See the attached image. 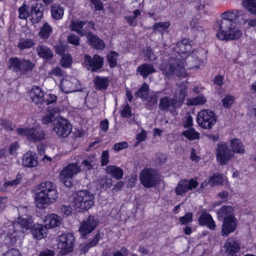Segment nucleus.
<instances>
[{"instance_id":"nucleus-7","label":"nucleus","mask_w":256,"mask_h":256,"mask_svg":"<svg viewBox=\"0 0 256 256\" xmlns=\"http://www.w3.org/2000/svg\"><path fill=\"white\" fill-rule=\"evenodd\" d=\"M217 116L212 110L204 109L200 111L197 115V122L203 128L210 129L216 124Z\"/></svg>"},{"instance_id":"nucleus-30","label":"nucleus","mask_w":256,"mask_h":256,"mask_svg":"<svg viewBox=\"0 0 256 256\" xmlns=\"http://www.w3.org/2000/svg\"><path fill=\"white\" fill-rule=\"evenodd\" d=\"M226 252L228 254L238 252L240 251V247L238 244L233 238H228L224 244Z\"/></svg>"},{"instance_id":"nucleus-29","label":"nucleus","mask_w":256,"mask_h":256,"mask_svg":"<svg viewBox=\"0 0 256 256\" xmlns=\"http://www.w3.org/2000/svg\"><path fill=\"white\" fill-rule=\"evenodd\" d=\"M48 224H45V225L38 224L36 226H34L32 232L34 238L40 240L46 236Z\"/></svg>"},{"instance_id":"nucleus-3","label":"nucleus","mask_w":256,"mask_h":256,"mask_svg":"<svg viewBox=\"0 0 256 256\" xmlns=\"http://www.w3.org/2000/svg\"><path fill=\"white\" fill-rule=\"evenodd\" d=\"M32 219L30 218L20 216L14 222L11 223L8 227L4 226L2 232L6 238L12 241L18 236V234L24 233L32 226Z\"/></svg>"},{"instance_id":"nucleus-25","label":"nucleus","mask_w":256,"mask_h":256,"mask_svg":"<svg viewBox=\"0 0 256 256\" xmlns=\"http://www.w3.org/2000/svg\"><path fill=\"white\" fill-rule=\"evenodd\" d=\"M90 46L96 50H102L105 47L104 41L98 36L94 35L92 32L88 33L86 36Z\"/></svg>"},{"instance_id":"nucleus-54","label":"nucleus","mask_w":256,"mask_h":256,"mask_svg":"<svg viewBox=\"0 0 256 256\" xmlns=\"http://www.w3.org/2000/svg\"><path fill=\"white\" fill-rule=\"evenodd\" d=\"M19 16L18 18L20 19L26 20L30 16L28 11V6L24 4L18 8Z\"/></svg>"},{"instance_id":"nucleus-34","label":"nucleus","mask_w":256,"mask_h":256,"mask_svg":"<svg viewBox=\"0 0 256 256\" xmlns=\"http://www.w3.org/2000/svg\"><path fill=\"white\" fill-rule=\"evenodd\" d=\"M95 88L98 90H106L108 86L109 80L106 77L96 76L94 80Z\"/></svg>"},{"instance_id":"nucleus-38","label":"nucleus","mask_w":256,"mask_h":256,"mask_svg":"<svg viewBox=\"0 0 256 256\" xmlns=\"http://www.w3.org/2000/svg\"><path fill=\"white\" fill-rule=\"evenodd\" d=\"M64 14V9L60 4H54L51 6V14L54 19L56 20L62 19Z\"/></svg>"},{"instance_id":"nucleus-28","label":"nucleus","mask_w":256,"mask_h":256,"mask_svg":"<svg viewBox=\"0 0 256 256\" xmlns=\"http://www.w3.org/2000/svg\"><path fill=\"white\" fill-rule=\"evenodd\" d=\"M176 102L173 98H170L165 96L160 98L159 104V108L162 111L170 110L172 112V108H174Z\"/></svg>"},{"instance_id":"nucleus-52","label":"nucleus","mask_w":256,"mask_h":256,"mask_svg":"<svg viewBox=\"0 0 256 256\" xmlns=\"http://www.w3.org/2000/svg\"><path fill=\"white\" fill-rule=\"evenodd\" d=\"M186 81L185 80L184 82H182V84L180 85V92L178 95V100H177V103L179 102L182 104L187 94V88L186 86Z\"/></svg>"},{"instance_id":"nucleus-8","label":"nucleus","mask_w":256,"mask_h":256,"mask_svg":"<svg viewBox=\"0 0 256 256\" xmlns=\"http://www.w3.org/2000/svg\"><path fill=\"white\" fill-rule=\"evenodd\" d=\"M18 135L26 136L27 140L32 142L41 141L45 138L46 134L40 126L32 128H18L16 130Z\"/></svg>"},{"instance_id":"nucleus-1","label":"nucleus","mask_w":256,"mask_h":256,"mask_svg":"<svg viewBox=\"0 0 256 256\" xmlns=\"http://www.w3.org/2000/svg\"><path fill=\"white\" fill-rule=\"evenodd\" d=\"M205 52L202 49L194 50L187 54L177 56V76L185 78L188 76L186 70L198 68L202 64Z\"/></svg>"},{"instance_id":"nucleus-53","label":"nucleus","mask_w":256,"mask_h":256,"mask_svg":"<svg viewBox=\"0 0 256 256\" xmlns=\"http://www.w3.org/2000/svg\"><path fill=\"white\" fill-rule=\"evenodd\" d=\"M234 101L235 98L233 96L226 95L222 100V105L225 108H230Z\"/></svg>"},{"instance_id":"nucleus-32","label":"nucleus","mask_w":256,"mask_h":256,"mask_svg":"<svg viewBox=\"0 0 256 256\" xmlns=\"http://www.w3.org/2000/svg\"><path fill=\"white\" fill-rule=\"evenodd\" d=\"M48 113L46 114L42 118V122L44 124H48L55 120V114H58L60 112L59 108L54 107L51 108L50 106L48 107Z\"/></svg>"},{"instance_id":"nucleus-62","label":"nucleus","mask_w":256,"mask_h":256,"mask_svg":"<svg viewBox=\"0 0 256 256\" xmlns=\"http://www.w3.org/2000/svg\"><path fill=\"white\" fill-rule=\"evenodd\" d=\"M100 162L102 166H106L109 162V154L108 150L102 152Z\"/></svg>"},{"instance_id":"nucleus-48","label":"nucleus","mask_w":256,"mask_h":256,"mask_svg":"<svg viewBox=\"0 0 256 256\" xmlns=\"http://www.w3.org/2000/svg\"><path fill=\"white\" fill-rule=\"evenodd\" d=\"M144 101L147 102L146 108L149 109H152L156 106L158 103V96L154 94H150L146 98Z\"/></svg>"},{"instance_id":"nucleus-14","label":"nucleus","mask_w":256,"mask_h":256,"mask_svg":"<svg viewBox=\"0 0 256 256\" xmlns=\"http://www.w3.org/2000/svg\"><path fill=\"white\" fill-rule=\"evenodd\" d=\"M103 64V58L98 54H94L92 57L89 55L84 56V64L88 70L92 72L102 68Z\"/></svg>"},{"instance_id":"nucleus-5","label":"nucleus","mask_w":256,"mask_h":256,"mask_svg":"<svg viewBox=\"0 0 256 256\" xmlns=\"http://www.w3.org/2000/svg\"><path fill=\"white\" fill-rule=\"evenodd\" d=\"M94 196L90 192L80 190L74 198V206L80 210H88L94 204Z\"/></svg>"},{"instance_id":"nucleus-2","label":"nucleus","mask_w":256,"mask_h":256,"mask_svg":"<svg viewBox=\"0 0 256 256\" xmlns=\"http://www.w3.org/2000/svg\"><path fill=\"white\" fill-rule=\"evenodd\" d=\"M35 202L38 208L43 209L56 200L58 196L56 186L50 181L40 183L38 186Z\"/></svg>"},{"instance_id":"nucleus-26","label":"nucleus","mask_w":256,"mask_h":256,"mask_svg":"<svg viewBox=\"0 0 256 256\" xmlns=\"http://www.w3.org/2000/svg\"><path fill=\"white\" fill-rule=\"evenodd\" d=\"M24 166L32 168L37 166L38 162L36 158L35 154L29 151L24 154L22 160Z\"/></svg>"},{"instance_id":"nucleus-44","label":"nucleus","mask_w":256,"mask_h":256,"mask_svg":"<svg viewBox=\"0 0 256 256\" xmlns=\"http://www.w3.org/2000/svg\"><path fill=\"white\" fill-rule=\"evenodd\" d=\"M52 31V28L48 23H45L41 28L38 36L40 38L46 40L50 38Z\"/></svg>"},{"instance_id":"nucleus-61","label":"nucleus","mask_w":256,"mask_h":256,"mask_svg":"<svg viewBox=\"0 0 256 256\" xmlns=\"http://www.w3.org/2000/svg\"><path fill=\"white\" fill-rule=\"evenodd\" d=\"M146 56L150 62H153L156 59V56L154 54L152 48L150 46L147 47L146 48Z\"/></svg>"},{"instance_id":"nucleus-60","label":"nucleus","mask_w":256,"mask_h":256,"mask_svg":"<svg viewBox=\"0 0 256 256\" xmlns=\"http://www.w3.org/2000/svg\"><path fill=\"white\" fill-rule=\"evenodd\" d=\"M92 158L89 157L86 159L83 160L82 162V164L84 167V170H90L92 168L93 166L92 164Z\"/></svg>"},{"instance_id":"nucleus-64","label":"nucleus","mask_w":256,"mask_h":256,"mask_svg":"<svg viewBox=\"0 0 256 256\" xmlns=\"http://www.w3.org/2000/svg\"><path fill=\"white\" fill-rule=\"evenodd\" d=\"M4 256H21V254L18 250L12 248L4 253Z\"/></svg>"},{"instance_id":"nucleus-41","label":"nucleus","mask_w":256,"mask_h":256,"mask_svg":"<svg viewBox=\"0 0 256 256\" xmlns=\"http://www.w3.org/2000/svg\"><path fill=\"white\" fill-rule=\"evenodd\" d=\"M140 15L141 11L139 10H136L132 12V14L126 16L124 18L129 26H134L138 23L136 18Z\"/></svg>"},{"instance_id":"nucleus-31","label":"nucleus","mask_w":256,"mask_h":256,"mask_svg":"<svg viewBox=\"0 0 256 256\" xmlns=\"http://www.w3.org/2000/svg\"><path fill=\"white\" fill-rule=\"evenodd\" d=\"M198 222L200 225L207 226L211 230L215 228L214 222L209 214L206 212L202 214L198 218Z\"/></svg>"},{"instance_id":"nucleus-23","label":"nucleus","mask_w":256,"mask_h":256,"mask_svg":"<svg viewBox=\"0 0 256 256\" xmlns=\"http://www.w3.org/2000/svg\"><path fill=\"white\" fill-rule=\"evenodd\" d=\"M30 96L32 100L36 104H42L44 102V92L38 86H35L32 88Z\"/></svg>"},{"instance_id":"nucleus-59","label":"nucleus","mask_w":256,"mask_h":256,"mask_svg":"<svg viewBox=\"0 0 256 256\" xmlns=\"http://www.w3.org/2000/svg\"><path fill=\"white\" fill-rule=\"evenodd\" d=\"M64 72L62 69L58 66L53 68L51 72H50L49 75L51 77L55 76H64Z\"/></svg>"},{"instance_id":"nucleus-57","label":"nucleus","mask_w":256,"mask_h":256,"mask_svg":"<svg viewBox=\"0 0 256 256\" xmlns=\"http://www.w3.org/2000/svg\"><path fill=\"white\" fill-rule=\"evenodd\" d=\"M179 221L182 224H187L191 222L192 221V213H186L184 216L179 218Z\"/></svg>"},{"instance_id":"nucleus-55","label":"nucleus","mask_w":256,"mask_h":256,"mask_svg":"<svg viewBox=\"0 0 256 256\" xmlns=\"http://www.w3.org/2000/svg\"><path fill=\"white\" fill-rule=\"evenodd\" d=\"M170 24L168 22H158L156 23L153 26V30L154 31H160L165 30L168 28Z\"/></svg>"},{"instance_id":"nucleus-37","label":"nucleus","mask_w":256,"mask_h":256,"mask_svg":"<svg viewBox=\"0 0 256 256\" xmlns=\"http://www.w3.org/2000/svg\"><path fill=\"white\" fill-rule=\"evenodd\" d=\"M22 182V176L20 174H18L15 179L8 180L4 182L3 186L0 188V190L4 191L11 188H15Z\"/></svg>"},{"instance_id":"nucleus-46","label":"nucleus","mask_w":256,"mask_h":256,"mask_svg":"<svg viewBox=\"0 0 256 256\" xmlns=\"http://www.w3.org/2000/svg\"><path fill=\"white\" fill-rule=\"evenodd\" d=\"M243 6L252 14H256V0H244Z\"/></svg>"},{"instance_id":"nucleus-36","label":"nucleus","mask_w":256,"mask_h":256,"mask_svg":"<svg viewBox=\"0 0 256 256\" xmlns=\"http://www.w3.org/2000/svg\"><path fill=\"white\" fill-rule=\"evenodd\" d=\"M177 47L178 48V51H177V56L183 55L186 54V52L190 51L191 48V45L190 44L189 40L187 38L182 39L180 42H177Z\"/></svg>"},{"instance_id":"nucleus-16","label":"nucleus","mask_w":256,"mask_h":256,"mask_svg":"<svg viewBox=\"0 0 256 256\" xmlns=\"http://www.w3.org/2000/svg\"><path fill=\"white\" fill-rule=\"evenodd\" d=\"M242 11L238 10H228L222 14V20L219 24V28L226 29L228 26L234 24V20L238 16Z\"/></svg>"},{"instance_id":"nucleus-6","label":"nucleus","mask_w":256,"mask_h":256,"mask_svg":"<svg viewBox=\"0 0 256 256\" xmlns=\"http://www.w3.org/2000/svg\"><path fill=\"white\" fill-rule=\"evenodd\" d=\"M141 184L144 187L150 188L158 184L160 181V176L155 170L146 168L140 174Z\"/></svg>"},{"instance_id":"nucleus-11","label":"nucleus","mask_w":256,"mask_h":256,"mask_svg":"<svg viewBox=\"0 0 256 256\" xmlns=\"http://www.w3.org/2000/svg\"><path fill=\"white\" fill-rule=\"evenodd\" d=\"M220 32L216 34V36L220 40H234L240 38L242 36L240 30L235 27L232 24L228 26L226 29L220 28Z\"/></svg>"},{"instance_id":"nucleus-35","label":"nucleus","mask_w":256,"mask_h":256,"mask_svg":"<svg viewBox=\"0 0 256 256\" xmlns=\"http://www.w3.org/2000/svg\"><path fill=\"white\" fill-rule=\"evenodd\" d=\"M35 45L34 40L30 38H20L16 46L21 51L26 49H28Z\"/></svg>"},{"instance_id":"nucleus-18","label":"nucleus","mask_w":256,"mask_h":256,"mask_svg":"<svg viewBox=\"0 0 256 256\" xmlns=\"http://www.w3.org/2000/svg\"><path fill=\"white\" fill-rule=\"evenodd\" d=\"M44 10V7L41 3L37 2L32 4L30 16L33 24H36L41 21Z\"/></svg>"},{"instance_id":"nucleus-40","label":"nucleus","mask_w":256,"mask_h":256,"mask_svg":"<svg viewBox=\"0 0 256 256\" xmlns=\"http://www.w3.org/2000/svg\"><path fill=\"white\" fill-rule=\"evenodd\" d=\"M96 182L101 188L106 190L112 186V180L106 176H100L97 179Z\"/></svg>"},{"instance_id":"nucleus-21","label":"nucleus","mask_w":256,"mask_h":256,"mask_svg":"<svg viewBox=\"0 0 256 256\" xmlns=\"http://www.w3.org/2000/svg\"><path fill=\"white\" fill-rule=\"evenodd\" d=\"M198 186V182L194 178L190 180H183L180 181L177 186V194H182L188 190L195 188Z\"/></svg>"},{"instance_id":"nucleus-15","label":"nucleus","mask_w":256,"mask_h":256,"mask_svg":"<svg viewBox=\"0 0 256 256\" xmlns=\"http://www.w3.org/2000/svg\"><path fill=\"white\" fill-rule=\"evenodd\" d=\"M216 155L218 162L222 165L226 164L234 158V154L226 144L218 145Z\"/></svg>"},{"instance_id":"nucleus-39","label":"nucleus","mask_w":256,"mask_h":256,"mask_svg":"<svg viewBox=\"0 0 256 256\" xmlns=\"http://www.w3.org/2000/svg\"><path fill=\"white\" fill-rule=\"evenodd\" d=\"M106 172L116 180H120L123 176L122 168L115 166H108L106 168Z\"/></svg>"},{"instance_id":"nucleus-12","label":"nucleus","mask_w":256,"mask_h":256,"mask_svg":"<svg viewBox=\"0 0 256 256\" xmlns=\"http://www.w3.org/2000/svg\"><path fill=\"white\" fill-rule=\"evenodd\" d=\"M94 28V24L92 22L72 21L70 25L72 30L76 32L80 36H87L90 29Z\"/></svg>"},{"instance_id":"nucleus-45","label":"nucleus","mask_w":256,"mask_h":256,"mask_svg":"<svg viewBox=\"0 0 256 256\" xmlns=\"http://www.w3.org/2000/svg\"><path fill=\"white\" fill-rule=\"evenodd\" d=\"M232 148L234 152L243 154L244 152V147L242 142L238 139L234 138L230 140Z\"/></svg>"},{"instance_id":"nucleus-24","label":"nucleus","mask_w":256,"mask_h":256,"mask_svg":"<svg viewBox=\"0 0 256 256\" xmlns=\"http://www.w3.org/2000/svg\"><path fill=\"white\" fill-rule=\"evenodd\" d=\"M155 72V68L152 64L144 63L136 68V72L139 74L144 79L146 78L149 75Z\"/></svg>"},{"instance_id":"nucleus-33","label":"nucleus","mask_w":256,"mask_h":256,"mask_svg":"<svg viewBox=\"0 0 256 256\" xmlns=\"http://www.w3.org/2000/svg\"><path fill=\"white\" fill-rule=\"evenodd\" d=\"M61 218L56 214H50L46 217L45 224H48V229L54 228L61 224Z\"/></svg>"},{"instance_id":"nucleus-13","label":"nucleus","mask_w":256,"mask_h":256,"mask_svg":"<svg viewBox=\"0 0 256 256\" xmlns=\"http://www.w3.org/2000/svg\"><path fill=\"white\" fill-rule=\"evenodd\" d=\"M59 240L58 247L63 254H66L72 251L74 238L72 234H62Z\"/></svg>"},{"instance_id":"nucleus-51","label":"nucleus","mask_w":256,"mask_h":256,"mask_svg":"<svg viewBox=\"0 0 256 256\" xmlns=\"http://www.w3.org/2000/svg\"><path fill=\"white\" fill-rule=\"evenodd\" d=\"M222 182V176L220 174H215L212 176L208 182H204L202 184V186L209 184L212 186L221 184Z\"/></svg>"},{"instance_id":"nucleus-42","label":"nucleus","mask_w":256,"mask_h":256,"mask_svg":"<svg viewBox=\"0 0 256 256\" xmlns=\"http://www.w3.org/2000/svg\"><path fill=\"white\" fill-rule=\"evenodd\" d=\"M149 94V86L146 82L135 93L136 96L141 98L143 101L146 100Z\"/></svg>"},{"instance_id":"nucleus-27","label":"nucleus","mask_w":256,"mask_h":256,"mask_svg":"<svg viewBox=\"0 0 256 256\" xmlns=\"http://www.w3.org/2000/svg\"><path fill=\"white\" fill-rule=\"evenodd\" d=\"M38 56L46 61L51 60L54 56L52 51L46 46L40 45L36 48Z\"/></svg>"},{"instance_id":"nucleus-4","label":"nucleus","mask_w":256,"mask_h":256,"mask_svg":"<svg viewBox=\"0 0 256 256\" xmlns=\"http://www.w3.org/2000/svg\"><path fill=\"white\" fill-rule=\"evenodd\" d=\"M8 62L9 70L22 75L32 70L35 67V64L30 60L16 56L10 58Z\"/></svg>"},{"instance_id":"nucleus-17","label":"nucleus","mask_w":256,"mask_h":256,"mask_svg":"<svg viewBox=\"0 0 256 256\" xmlns=\"http://www.w3.org/2000/svg\"><path fill=\"white\" fill-rule=\"evenodd\" d=\"M98 224V222L93 216H89L81 224L79 231L82 236H84L92 232Z\"/></svg>"},{"instance_id":"nucleus-22","label":"nucleus","mask_w":256,"mask_h":256,"mask_svg":"<svg viewBox=\"0 0 256 256\" xmlns=\"http://www.w3.org/2000/svg\"><path fill=\"white\" fill-rule=\"evenodd\" d=\"M78 80L74 78H63L60 82V88L66 94L76 92L77 90Z\"/></svg>"},{"instance_id":"nucleus-20","label":"nucleus","mask_w":256,"mask_h":256,"mask_svg":"<svg viewBox=\"0 0 256 256\" xmlns=\"http://www.w3.org/2000/svg\"><path fill=\"white\" fill-rule=\"evenodd\" d=\"M160 68L166 78L172 77L176 70V60L170 58L168 62H164L160 65Z\"/></svg>"},{"instance_id":"nucleus-9","label":"nucleus","mask_w":256,"mask_h":256,"mask_svg":"<svg viewBox=\"0 0 256 256\" xmlns=\"http://www.w3.org/2000/svg\"><path fill=\"white\" fill-rule=\"evenodd\" d=\"M81 170L80 167L76 163L67 165L60 172V178L62 183L68 188L72 186V179Z\"/></svg>"},{"instance_id":"nucleus-56","label":"nucleus","mask_w":256,"mask_h":256,"mask_svg":"<svg viewBox=\"0 0 256 256\" xmlns=\"http://www.w3.org/2000/svg\"><path fill=\"white\" fill-rule=\"evenodd\" d=\"M68 42L73 45L76 46H78L80 45V38L76 35L71 34L68 36H67Z\"/></svg>"},{"instance_id":"nucleus-47","label":"nucleus","mask_w":256,"mask_h":256,"mask_svg":"<svg viewBox=\"0 0 256 256\" xmlns=\"http://www.w3.org/2000/svg\"><path fill=\"white\" fill-rule=\"evenodd\" d=\"M206 98L204 95H199L196 97L188 100V105H202L206 102Z\"/></svg>"},{"instance_id":"nucleus-49","label":"nucleus","mask_w":256,"mask_h":256,"mask_svg":"<svg viewBox=\"0 0 256 256\" xmlns=\"http://www.w3.org/2000/svg\"><path fill=\"white\" fill-rule=\"evenodd\" d=\"M118 54L114 51H111L106 56L107 60L110 68H113L117 65Z\"/></svg>"},{"instance_id":"nucleus-58","label":"nucleus","mask_w":256,"mask_h":256,"mask_svg":"<svg viewBox=\"0 0 256 256\" xmlns=\"http://www.w3.org/2000/svg\"><path fill=\"white\" fill-rule=\"evenodd\" d=\"M72 58L69 54H63L62 58L61 64L64 68L68 67L72 63Z\"/></svg>"},{"instance_id":"nucleus-63","label":"nucleus","mask_w":256,"mask_h":256,"mask_svg":"<svg viewBox=\"0 0 256 256\" xmlns=\"http://www.w3.org/2000/svg\"><path fill=\"white\" fill-rule=\"evenodd\" d=\"M121 115L124 118L130 117L132 116L131 108L128 104H126L121 111Z\"/></svg>"},{"instance_id":"nucleus-19","label":"nucleus","mask_w":256,"mask_h":256,"mask_svg":"<svg viewBox=\"0 0 256 256\" xmlns=\"http://www.w3.org/2000/svg\"><path fill=\"white\" fill-rule=\"evenodd\" d=\"M236 226L237 220L234 216L224 218L222 225V235L228 236L230 233L234 231Z\"/></svg>"},{"instance_id":"nucleus-10","label":"nucleus","mask_w":256,"mask_h":256,"mask_svg":"<svg viewBox=\"0 0 256 256\" xmlns=\"http://www.w3.org/2000/svg\"><path fill=\"white\" fill-rule=\"evenodd\" d=\"M53 130L58 137L66 138L71 132L72 126L69 122L62 116L56 117L53 122Z\"/></svg>"},{"instance_id":"nucleus-43","label":"nucleus","mask_w":256,"mask_h":256,"mask_svg":"<svg viewBox=\"0 0 256 256\" xmlns=\"http://www.w3.org/2000/svg\"><path fill=\"white\" fill-rule=\"evenodd\" d=\"M219 218L234 216V209L231 206H224L218 212Z\"/></svg>"},{"instance_id":"nucleus-50","label":"nucleus","mask_w":256,"mask_h":256,"mask_svg":"<svg viewBox=\"0 0 256 256\" xmlns=\"http://www.w3.org/2000/svg\"><path fill=\"white\" fill-rule=\"evenodd\" d=\"M182 135L191 140L198 139L200 137V133L196 132L192 128H190L188 130L183 132H182Z\"/></svg>"}]
</instances>
